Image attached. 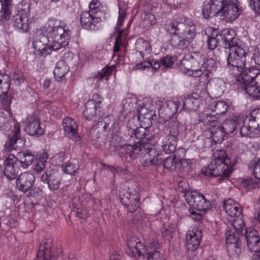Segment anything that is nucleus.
<instances>
[{
	"mask_svg": "<svg viewBox=\"0 0 260 260\" xmlns=\"http://www.w3.org/2000/svg\"><path fill=\"white\" fill-rule=\"evenodd\" d=\"M122 152H125L132 158H136L144 154L142 162L146 167L157 166L162 161L161 155L156 150V146L151 140H143L141 142H136L133 145L125 144L121 148Z\"/></svg>",
	"mask_w": 260,
	"mask_h": 260,
	"instance_id": "1",
	"label": "nucleus"
},
{
	"mask_svg": "<svg viewBox=\"0 0 260 260\" xmlns=\"http://www.w3.org/2000/svg\"><path fill=\"white\" fill-rule=\"evenodd\" d=\"M41 31L47 41L53 45L54 49H61L69 44L71 38V31L67 24L57 19L49 18L44 26L41 28Z\"/></svg>",
	"mask_w": 260,
	"mask_h": 260,
	"instance_id": "2",
	"label": "nucleus"
},
{
	"mask_svg": "<svg viewBox=\"0 0 260 260\" xmlns=\"http://www.w3.org/2000/svg\"><path fill=\"white\" fill-rule=\"evenodd\" d=\"M213 158L211 163L202 170V173L206 176H220L222 179L229 177L233 170L225 152L216 150L213 153Z\"/></svg>",
	"mask_w": 260,
	"mask_h": 260,
	"instance_id": "3",
	"label": "nucleus"
},
{
	"mask_svg": "<svg viewBox=\"0 0 260 260\" xmlns=\"http://www.w3.org/2000/svg\"><path fill=\"white\" fill-rule=\"evenodd\" d=\"M238 73H234L238 77L237 82L241 83L242 87L250 96L256 100L260 99V73L257 70L250 68Z\"/></svg>",
	"mask_w": 260,
	"mask_h": 260,
	"instance_id": "4",
	"label": "nucleus"
},
{
	"mask_svg": "<svg viewBox=\"0 0 260 260\" xmlns=\"http://www.w3.org/2000/svg\"><path fill=\"white\" fill-rule=\"evenodd\" d=\"M237 39L234 38L229 44L227 48L229 53L227 57V66L234 73L241 72L246 67V57L247 55V47L245 44H238Z\"/></svg>",
	"mask_w": 260,
	"mask_h": 260,
	"instance_id": "5",
	"label": "nucleus"
},
{
	"mask_svg": "<svg viewBox=\"0 0 260 260\" xmlns=\"http://www.w3.org/2000/svg\"><path fill=\"white\" fill-rule=\"evenodd\" d=\"M178 29L177 35L171 37V45L180 49H186L196 36V26L189 20H184L180 24Z\"/></svg>",
	"mask_w": 260,
	"mask_h": 260,
	"instance_id": "6",
	"label": "nucleus"
},
{
	"mask_svg": "<svg viewBox=\"0 0 260 260\" xmlns=\"http://www.w3.org/2000/svg\"><path fill=\"white\" fill-rule=\"evenodd\" d=\"M127 244V252L133 257L137 258L142 255L146 257L147 260H165L159 251L151 248L147 250L140 240L135 237L129 238Z\"/></svg>",
	"mask_w": 260,
	"mask_h": 260,
	"instance_id": "7",
	"label": "nucleus"
},
{
	"mask_svg": "<svg viewBox=\"0 0 260 260\" xmlns=\"http://www.w3.org/2000/svg\"><path fill=\"white\" fill-rule=\"evenodd\" d=\"M204 55L194 53L188 59L183 58L179 63L181 71L188 76L197 78L203 74L202 63L204 61Z\"/></svg>",
	"mask_w": 260,
	"mask_h": 260,
	"instance_id": "8",
	"label": "nucleus"
},
{
	"mask_svg": "<svg viewBox=\"0 0 260 260\" xmlns=\"http://www.w3.org/2000/svg\"><path fill=\"white\" fill-rule=\"evenodd\" d=\"M242 136L257 137L260 136V109L253 110L248 122H244L240 129Z\"/></svg>",
	"mask_w": 260,
	"mask_h": 260,
	"instance_id": "9",
	"label": "nucleus"
},
{
	"mask_svg": "<svg viewBox=\"0 0 260 260\" xmlns=\"http://www.w3.org/2000/svg\"><path fill=\"white\" fill-rule=\"evenodd\" d=\"M241 12L240 4L237 1L222 0L219 17L226 22H232L240 15Z\"/></svg>",
	"mask_w": 260,
	"mask_h": 260,
	"instance_id": "10",
	"label": "nucleus"
},
{
	"mask_svg": "<svg viewBox=\"0 0 260 260\" xmlns=\"http://www.w3.org/2000/svg\"><path fill=\"white\" fill-rule=\"evenodd\" d=\"M188 204L199 211H206L210 208L211 203L198 191H191L186 194Z\"/></svg>",
	"mask_w": 260,
	"mask_h": 260,
	"instance_id": "11",
	"label": "nucleus"
},
{
	"mask_svg": "<svg viewBox=\"0 0 260 260\" xmlns=\"http://www.w3.org/2000/svg\"><path fill=\"white\" fill-rule=\"evenodd\" d=\"M235 38L231 31L228 29L222 30L220 33H214L209 37L207 41L208 47L211 50H213L217 47L220 42H222L226 48H228L229 43L232 42Z\"/></svg>",
	"mask_w": 260,
	"mask_h": 260,
	"instance_id": "12",
	"label": "nucleus"
},
{
	"mask_svg": "<svg viewBox=\"0 0 260 260\" xmlns=\"http://www.w3.org/2000/svg\"><path fill=\"white\" fill-rule=\"evenodd\" d=\"M102 19L99 14L88 11L83 12L80 15V23L82 27L88 30H98Z\"/></svg>",
	"mask_w": 260,
	"mask_h": 260,
	"instance_id": "13",
	"label": "nucleus"
},
{
	"mask_svg": "<svg viewBox=\"0 0 260 260\" xmlns=\"http://www.w3.org/2000/svg\"><path fill=\"white\" fill-rule=\"evenodd\" d=\"M10 76L5 73H0V100L3 108L9 111L11 102L8 95L10 86Z\"/></svg>",
	"mask_w": 260,
	"mask_h": 260,
	"instance_id": "14",
	"label": "nucleus"
},
{
	"mask_svg": "<svg viewBox=\"0 0 260 260\" xmlns=\"http://www.w3.org/2000/svg\"><path fill=\"white\" fill-rule=\"evenodd\" d=\"M101 103V98L98 94H93L92 99L85 104V109L83 111L84 116L88 120H95L98 112H100V105Z\"/></svg>",
	"mask_w": 260,
	"mask_h": 260,
	"instance_id": "15",
	"label": "nucleus"
},
{
	"mask_svg": "<svg viewBox=\"0 0 260 260\" xmlns=\"http://www.w3.org/2000/svg\"><path fill=\"white\" fill-rule=\"evenodd\" d=\"M138 119L144 122L151 123V120L155 119V109L151 101H148L140 105L137 109Z\"/></svg>",
	"mask_w": 260,
	"mask_h": 260,
	"instance_id": "16",
	"label": "nucleus"
},
{
	"mask_svg": "<svg viewBox=\"0 0 260 260\" xmlns=\"http://www.w3.org/2000/svg\"><path fill=\"white\" fill-rule=\"evenodd\" d=\"M241 234H237V232H234L232 228H227L225 233V241L227 244V250L231 255L234 254V252L238 255L240 253V241L239 240V236Z\"/></svg>",
	"mask_w": 260,
	"mask_h": 260,
	"instance_id": "17",
	"label": "nucleus"
},
{
	"mask_svg": "<svg viewBox=\"0 0 260 260\" xmlns=\"http://www.w3.org/2000/svg\"><path fill=\"white\" fill-rule=\"evenodd\" d=\"M41 181L47 183L49 189L51 191L58 189L60 185V178L58 173L54 169H49L41 175L40 177Z\"/></svg>",
	"mask_w": 260,
	"mask_h": 260,
	"instance_id": "18",
	"label": "nucleus"
},
{
	"mask_svg": "<svg viewBox=\"0 0 260 260\" xmlns=\"http://www.w3.org/2000/svg\"><path fill=\"white\" fill-rule=\"evenodd\" d=\"M62 127L66 137L75 141H79L80 137L78 134V125L75 119L69 117H65L62 120Z\"/></svg>",
	"mask_w": 260,
	"mask_h": 260,
	"instance_id": "19",
	"label": "nucleus"
},
{
	"mask_svg": "<svg viewBox=\"0 0 260 260\" xmlns=\"http://www.w3.org/2000/svg\"><path fill=\"white\" fill-rule=\"evenodd\" d=\"M24 130L29 135L39 137L44 133V128L40 124V119L36 116H28L25 121Z\"/></svg>",
	"mask_w": 260,
	"mask_h": 260,
	"instance_id": "20",
	"label": "nucleus"
},
{
	"mask_svg": "<svg viewBox=\"0 0 260 260\" xmlns=\"http://www.w3.org/2000/svg\"><path fill=\"white\" fill-rule=\"evenodd\" d=\"M201 230L197 227H193L188 230L186 234L185 246L188 250L193 251L197 249L202 238Z\"/></svg>",
	"mask_w": 260,
	"mask_h": 260,
	"instance_id": "21",
	"label": "nucleus"
},
{
	"mask_svg": "<svg viewBox=\"0 0 260 260\" xmlns=\"http://www.w3.org/2000/svg\"><path fill=\"white\" fill-rule=\"evenodd\" d=\"M5 166L4 174L9 179H14L16 178L19 170L17 163V158L13 154H9L4 160Z\"/></svg>",
	"mask_w": 260,
	"mask_h": 260,
	"instance_id": "22",
	"label": "nucleus"
},
{
	"mask_svg": "<svg viewBox=\"0 0 260 260\" xmlns=\"http://www.w3.org/2000/svg\"><path fill=\"white\" fill-rule=\"evenodd\" d=\"M222 0H206L204 3L202 13L204 18L208 19L214 16L219 17Z\"/></svg>",
	"mask_w": 260,
	"mask_h": 260,
	"instance_id": "23",
	"label": "nucleus"
},
{
	"mask_svg": "<svg viewBox=\"0 0 260 260\" xmlns=\"http://www.w3.org/2000/svg\"><path fill=\"white\" fill-rule=\"evenodd\" d=\"M35 181V177L32 173L25 172L19 176L16 185L20 191L26 192L34 186Z\"/></svg>",
	"mask_w": 260,
	"mask_h": 260,
	"instance_id": "24",
	"label": "nucleus"
},
{
	"mask_svg": "<svg viewBox=\"0 0 260 260\" xmlns=\"http://www.w3.org/2000/svg\"><path fill=\"white\" fill-rule=\"evenodd\" d=\"M156 104L159 106L158 112L159 115H164L167 118L173 116L177 111L178 103L173 101L162 102L160 100L156 101Z\"/></svg>",
	"mask_w": 260,
	"mask_h": 260,
	"instance_id": "25",
	"label": "nucleus"
},
{
	"mask_svg": "<svg viewBox=\"0 0 260 260\" xmlns=\"http://www.w3.org/2000/svg\"><path fill=\"white\" fill-rule=\"evenodd\" d=\"M135 55L139 59H148L152 52L149 43L142 38L137 40L135 43Z\"/></svg>",
	"mask_w": 260,
	"mask_h": 260,
	"instance_id": "26",
	"label": "nucleus"
},
{
	"mask_svg": "<svg viewBox=\"0 0 260 260\" xmlns=\"http://www.w3.org/2000/svg\"><path fill=\"white\" fill-rule=\"evenodd\" d=\"M13 124V133L12 137L10 138L9 142L7 143L11 149H18L23 147L24 145V142L22 139L20 138V125L15 120H12Z\"/></svg>",
	"mask_w": 260,
	"mask_h": 260,
	"instance_id": "27",
	"label": "nucleus"
},
{
	"mask_svg": "<svg viewBox=\"0 0 260 260\" xmlns=\"http://www.w3.org/2000/svg\"><path fill=\"white\" fill-rule=\"evenodd\" d=\"M29 16L16 13L12 17L13 27L21 32H27L29 27Z\"/></svg>",
	"mask_w": 260,
	"mask_h": 260,
	"instance_id": "28",
	"label": "nucleus"
},
{
	"mask_svg": "<svg viewBox=\"0 0 260 260\" xmlns=\"http://www.w3.org/2000/svg\"><path fill=\"white\" fill-rule=\"evenodd\" d=\"M118 7V18L115 28V31H116L118 34V36H117L114 47V52L115 53L119 51L120 46L122 44L119 41V40L121 39V34L123 32V29H121L120 27L122 25L123 21L126 17L125 9L120 7L119 6Z\"/></svg>",
	"mask_w": 260,
	"mask_h": 260,
	"instance_id": "29",
	"label": "nucleus"
},
{
	"mask_svg": "<svg viewBox=\"0 0 260 260\" xmlns=\"http://www.w3.org/2000/svg\"><path fill=\"white\" fill-rule=\"evenodd\" d=\"M12 0H0V25L10 20L12 16Z\"/></svg>",
	"mask_w": 260,
	"mask_h": 260,
	"instance_id": "30",
	"label": "nucleus"
},
{
	"mask_svg": "<svg viewBox=\"0 0 260 260\" xmlns=\"http://www.w3.org/2000/svg\"><path fill=\"white\" fill-rule=\"evenodd\" d=\"M51 241L47 240L41 244L37 254V260H55L51 252Z\"/></svg>",
	"mask_w": 260,
	"mask_h": 260,
	"instance_id": "31",
	"label": "nucleus"
},
{
	"mask_svg": "<svg viewBox=\"0 0 260 260\" xmlns=\"http://www.w3.org/2000/svg\"><path fill=\"white\" fill-rule=\"evenodd\" d=\"M224 209L225 212L231 217H239L242 212V209L238 202L232 199L224 201Z\"/></svg>",
	"mask_w": 260,
	"mask_h": 260,
	"instance_id": "32",
	"label": "nucleus"
},
{
	"mask_svg": "<svg viewBox=\"0 0 260 260\" xmlns=\"http://www.w3.org/2000/svg\"><path fill=\"white\" fill-rule=\"evenodd\" d=\"M209 85L217 96H220L224 92L226 85L224 81L219 78H215L210 80Z\"/></svg>",
	"mask_w": 260,
	"mask_h": 260,
	"instance_id": "33",
	"label": "nucleus"
},
{
	"mask_svg": "<svg viewBox=\"0 0 260 260\" xmlns=\"http://www.w3.org/2000/svg\"><path fill=\"white\" fill-rule=\"evenodd\" d=\"M177 144V141L166 136L162 140L161 147L163 152L170 154L175 151Z\"/></svg>",
	"mask_w": 260,
	"mask_h": 260,
	"instance_id": "34",
	"label": "nucleus"
},
{
	"mask_svg": "<svg viewBox=\"0 0 260 260\" xmlns=\"http://www.w3.org/2000/svg\"><path fill=\"white\" fill-rule=\"evenodd\" d=\"M69 67L63 61H59L56 64L53 74L56 80L58 81L62 80V78L69 72Z\"/></svg>",
	"mask_w": 260,
	"mask_h": 260,
	"instance_id": "35",
	"label": "nucleus"
},
{
	"mask_svg": "<svg viewBox=\"0 0 260 260\" xmlns=\"http://www.w3.org/2000/svg\"><path fill=\"white\" fill-rule=\"evenodd\" d=\"M17 160L23 168H27L32 163L35 156L30 152L25 151L20 152L17 155Z\"/></svg>",
	"mask_w": 260,
	"mask_h": 260,
	"instance_id": "36",
	"label": "nucleus"
},
{
	"mask_svg": "<svg viewBox=\"0 0 260 260\" xmlns=\"http://www.w3.org/2000/svg\"><path fill=\"white\" fill-rule=\"evenodd\" d=\"M217 63L212 58H204L203 62L202 63V69L203 70V74L205 73L207 77L210 76V74H212L216 70Z\"/></svg>",
	"mask_w": 260,
	"mask_h": 260,
	"instance_id": "37",
	"label": "nucleus"
},
{
	"mask_svg": "<svg viewBox=\"0 0 260 260\" xmlns=\"http://www.w3.org/2000/svg\"><path fill=\"white\" fill-rule=\"evenodd\" d=\"M201 104V100L196 96H191L184 98L183 108L188 111L197 110Z\"/></svg>",
	"mask_w": 260,
	"mask_h": 260,
	"instance_id": "38",
	"label": "nucleus"
},
{
	"mask_svg": "<svg viewBox=\"0 0 260 260\" xmlns=\"http://www.w3.org/2000/svg\"><path fill=\"white\" fill-rule=\"evenodd\" d=\"M240 123V120L237 117L226 120L221 126L226 134H230L234 132Z\"/></svg>",
	"mask_w": 260,
	"mask_h": 260,
	"instance_id": "39",
	"label": "nucleus"
},
{
	"mask_svg": "<svg viewBox=\"0 0 260 260\" xmlns=\"http://www.w3.org/2000/svg\"><path fill=\"white\" fill-rule=\"evenodd\" d=\"M31 7L30 0H21L16 7V13L29 16Z\"/></svg>",
	"mask_w": 260,
	"mask_h": 260,
	"instance_id": "40",
	"label": "nucleus"
},
{
	"mask_svg": "<svg viewBox=\"0 0 260 260\" xmlns=\"http://www.w3.org/2000/svg\"><path fill=\"white\" fill-rule=\"evenodd\" d=\"M180 20L179 21L178 20H174L172 22H170L166 24L165 28L166 30L168 31L171 34H172V36L174 35H177V32H179L178 27H179V25L181 23H183L182 22L183 19H184L183 18H179Z\"/></svg>",
	"mask_w": 260,
	"mask_h": 260,
	"instance_id": "41",
	"label": "nucleus"
},
{
	"mask_svg": "<svg viewBox=\"0 0 260 260\" xmlns=\"http://www.w3.org/2000/svg\"><path fill=\"white\" fill-rule=\"evenodd\" d=\"M244 223L241 218L237 217L233 220L230 225L227 228H232L234 232H237V234H242L244 229Z\"/></svg>",
	"mask_w": 260,
	"mask_h": 260,
	"instance_id": "42",
	"label": "nucleus"
},
{
	"mask_svg": "<svg viewBox=\"0 0 260 260\" xmlns=\"http://www.w3.org/2000/svg\"><path fill=\"white\" fill-rule=\"evenodd\" d=\"M212 138L215 143H221L223 140L226 133L221 126L211 129Z\"/></svg>",
	"mask_w": 260,
	"mask_h": 260,
	"instance_id": "43",
	"label": "nucleus"
},
{
	"mask_svg": "<svg viewBox=\"0 0 260 260\" xmlns=\"http://www.w3.org/2000/svg\"><path fill=\"white\" fill-rule=\"evenodd\" d=\"M247 245L250 251L254 253L260 252V239L258 236H255L253 239H249Z\"/></svg>",
	"mask_w": 260,
	"mask_h": 260,
	"instance_id": "44",
	"label": "nucleus"
},
{
	"mask_svg": "<svg viewBox=\"0 0 260 260\" xmlns=\"http://www.w3.org/2000/svg\"><path fill=\"white\" fill-rule=\"evenodd\" d=\"M228 108L229 106L224 101H219L215 104L213 113L215 112L216 115H220L224 114Z\"/></svg>",
	"mask_w": 260,
	"mask_h": 260,
	"instance_id": "45",
	"label": "nucleus"
},
{
	"mask_svg": "<svg viewBox=\"0 0 260 260\" xmlns=\"http://www.w3.org/2000/svg\"><path fill=\"white\" fill-rule=\"evenodd\" d=\"M168 128L169 133L167 136L178 141V136L179 133V123L175 121L171 122L169 124Z\"/></svg>",
	"mask_w": 260,
	"mask_h": 260,
	"instance_id": "46",
	"label": "nucleus"
},
{
	"mask_svg": "<svg viewBox=\"0 0 260 260\" xmlns=\"http://www.w3.org/2000/svg\"><path fill=\"white\" fill-rule=\"evenodd\" d=\"M53 45H51L49 42L47 41V43L43 44L42 48H39L37 51L39 55L43 56H46L50 54L52 51H57L60 49H54L52 47Z\"/></svg>",
	"mask_w": 260,
	"mask_h": 260,
	"instance_id": "47",
	"label": "nucleus"
},
{
	"mask_svg": "<svg viewBox=\"0 0 260 260\" xmlns=\"http://www.w3.org/2000/svg\"><path fill=\"white\" fill-rule=\"evenodd\" d=\"M178 165V162L175 161V157L174 156L168 157L163 161L164 168L171 171L176 170L177 166Z\"/></svg>",
	"mask_w": 260,
	"mask_h": 260,
	"instance_id": "48",
	"label": "nucleus"
},
{
	"mask_svg": "<svg viewBox=\"0 0 260 260\" xmlns=\"http://www.w3.org/2000/svg\"><path fill=\"white\" fill-rule=\"evenodd\" d=\"M250 167L254 176L256 179L260 180V158L257 160L251 161L250 163Z\"/></svg>",
	"mask_w": 260,
	"mask_h": 260,
	"instance_id": "49",
	"label": "nucleus"
},
{
	"mask_svg": "<svg viewBox=\"0 0 260 260\" xmlns=\"http://www.w3.org/2000/svg\"><path fill=\"white\" fill-rule=\"evenodd\" d=\"M0 103L1 102L0 101ZM0 108L4 109L6 112H7V114L4 113L3 111H0V128L3 127L7 124L9 121V118L12 116V112L9 109V111H6L4 109L3 107L2 103H1ZM10 109V107H9Z\"/></svg>",
	"mask_w": 260,
	"mask_h": 260,
	"instance_id": "50",
	"label": "nucleus"
},
{
	"mask_svg": "<svg viewBox=\"0 0 260 260\" xmlns=\"http://www.w3.org/2000/svg\"><path fill=\"white\" fill-rule=\"evenodd\" d=\"M114 68L113 66L103 68L101 72L94 76V78L102 80L105 77H108L113 72Z\"/></svg>",
	"mask_w": 260,
	"mask_h": 260,
	"instance_id": "51",
	"label": "nucleus"
},
{
	"mask_svg": "<svg viewBox=\"0 0 260 260\" xmlns=\"http://www.w3.org/2000/svg\"><path fill=\"white\" fill-rule=\"evenodd\" d=\"M131 197L132 198V200L126 206L127 207L128 210L129 212H134L139 206V198L138 196H134V197Z\"/></svg>",
	"mask_w": 260,
	"mask_h": 260,
	"instance_id": "52",
	"label": "nucleus"
},
{
	"mask_svg": "<svg viewBox=\"0 0 260 260\" xmlns=\"http://www.w3.org/2000/svg\"><path fill=\"white\" fill-rule=\"evenodd\" d=\"M62 169L64 172L71 175H75V173L78 169V167L71 162H67L62 166Z\"/></svg>",
	"mask_w": 260,
	"mask_h": 260,
	"instance_id": "53",
	"label": "nucleus"
},
{
	"mask_svg": "<svg viewBox=\"0 0 260 260\" xmlns=\"http://www.w3.org/2000/svg\"><path fill=\"white\" fill-rule=\"evenodd\" d=\"M132 131V134L134 135L137 139H143V140H144V139H143V136L145 133V129L143 127H137L135 129H133ZM132 137H133V135H132ZM146 140H147L146 139ZM142 141V140L141 141H138V142H141Z\"/></svg>",
	"mask_w": 260,
	"mask_h": 260,
	"instance_id": "54",
	"label": "nucleus"
},
{
	"mask_svg": "<svg viewBox=\"0 0 260 260\" xmlns=\"http://www.w3.org/2000/svg\"><path fill=\"white\" fill-rule=\"evenodd\" d=\"M100 6V3L97 0H92L89 4V12L93 13L99 14L100 15L102 12H99V7Z\"/></svg>",
	"mask_w": 260,
	"mask_h": 260,
	"instance_id": "55",
	"label": "nucleus"
},
{
	"mask_svg": "<svg viewBox=\"0 0 260 260\" xmlns=\"http://www.w3.org/2000/svg\"><path fill=\"white\" fill-rule=\"evenodd\" d=\"M192 163V160L191 159L183 158L180 160L178 166L180 165L182 170L188 172L191 169Z\"/></svg>",
	"mask_w": 260,
	"mask_h": 260,
	"instance_id": "56",
	"label": "nucleus"
},
{
	"mask_svg": "<svg viewBox=\"0 0 260 260\" xmlns=\"http://www.w3.org/2000/svg\"><path fill=\"white\" fill-rule=\"evenodd\" d=\"M13 79L16 85H20L24 80L23 73L19 71H15L13 77Z\"/></svg>",
	"mask_w": 260,
	"mask_h": 260,
	"instance_id": "57",
	"label": "nucleus"
},
{
	"mask_svg": "<svg viewBox=\"0 0 260 260\" xmlns=\"http://www.w3.org/2000/svg\"><path fill=\"white\" fill-rule=\"evenodd\" d=\"M161 234L163 237L169 241L172 238L173 231L170 227L164 226L161 229Z\"/></svg>",
	"mask_w": 260,
	"mask_h": 260,
	"instance_id": "58",
	"label": "nucleus"
},
{
	"mask_svg": "<svg viewBox=\"0 0 260 260\" xmlns=\"http://www.w3.org/2000/svg\"><path fill=\"white\" fill-rule=\"evenodd\" d=\"M49 165V163L43 162L42 161H39L37 160V162L35 166V171L38 173H40L45 170V169H49L48 166Z\"/></svg>",
	"mask_w": 260,
	"mask_h": 260,
	"instance_id": "59",
	"label": "nucleus"
},
{
	"mask_svg": "<svg viewBox=\"0 0 260 260\" xmlns=\"http://www.w3.org/2000/svg\"><path fill=\"white\" fill-rule=\"evenodd\" d=\"M134 196H138L136 192L135 193L130 194L128 192L125 195H124L123 197H121V202L124 205L127 206L131 201H132V199L131 197H134Z\"/></svg>",
	"mask_w": 260,
	"mask_h": 260,
	"instance_id": "60",
	"label": "nucleus"
},
{
	"mask_svg": "<svg viewBox=\"0 0 260 260\" xmlns=\"http://www.w3.org/2000/svg\"><path fill=\"white\" fill-rule=\"evenodd\" d=\"M161 64L166 68H170L173 64V58L170 56H166L161 60Z\"/></svg>",
	"mask_w": 260,
	"mask_h": 260,
	"instance_id": "61",
	"label": "nucleus"
},
{
	"mask_svg": "<svg viewBox=\"0 0 260 260\" xmlns=\"http://www.w3.org/2000/svg\"><path fill=\"white\" fill-rule=\"evenodd\" d=\"M249 5L251 8L256 13L260 14V0H250Z\"/></svg>",
	"mask_w": 260,
	"mask_h": 260,
	"instance_id": "62",
	"label": "nucleus"
},
{
	"mask_svg": "<svg viewBox=\"0 0 260 260\" xmlns=\"http://www.w3.org/2000/svg\"><path fill=\"white\" fill-rule=\"evenodd\" d=\"M37 158L38 161L48 163L47 162V159H48V154L46 152H39L37 154Z\"/></svg>",
	"mask_w": 260,
	"mask_h": 260,
	"instance_id": "63",
	"label": "nucleus"
},
{
	"mask_svg": "<svg viewBox=\"0 0 260 260\" xmlns=\"http://www.w3.org/2000/svg\"><path fill=\"white\" fill-rule=\"evenodd\" d=\"M150 68V63L148 61H144L137 64L134 68L135 70H144L146 68Z\"/></svg>",
	"mask_w": 260,
	"mask_h": 260,
	"instance_id": "64",
	"label": "nucleus"
}]
</instances>
